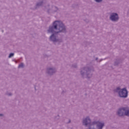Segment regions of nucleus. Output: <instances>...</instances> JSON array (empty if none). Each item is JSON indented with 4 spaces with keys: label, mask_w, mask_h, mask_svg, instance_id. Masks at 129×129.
<instances>
[{
    "label": "nucleus",
    "mask_w": 129,
    "mask_h": 129,
    "mask_svg": "<svg viewBox=\"0 0 129 129\" xmlns=\"http://www.w3.org/2000/svg\"><path fill=\"white\" fill-rule=\"evenodd\" d=\"M118 96L120 98H126L128 96V91L126 89V88H122Z\"/></svg>",
    "instance_id": "39448f33"
},
{
    "label": "nucleus",
    "mask_w": 129,
    "mask_h": 129,
    "mask_svg": "<svg viewBox=\"0 0 129 129\" xmlns=\"http://www.w3.org/2000/svg\"><path fill=\"white\" fill-rule=\"evenodd\" d=\"M43 4H44V1H41L40 2L37 3L36 5V9H37V8L41 7V6H43Z\"/></svg>",
    "instance_id": "9b49d317"
},
{
    "label": "nucleus",
    "mask_w": 129,
    "mask_h": 129,
    "mask_svg": "<svg viewBox=\"0 0 129 129\" xmlns=\"http://www.w3.org/2000/svg\"><path fill=\"white\" fill-rule=\"evenodd\" d=\"M121 91V89L119 87H117L116 89H114V92L116 93H118V95L119 94V92Z\"/></svg>",
    "instance_id": "9d476101"
},
{
    "label": "nucleus",
    "mask_w": 129,
    "mask_h": 129,
    "mask_svg": "<svg viewBox=\"0 0 129 129\" xmlns=\"http://www.w3.org/2000/svg\"><path fill=\"white\" fill-rule=\"evenodd\" d=\"M50 27H48V29L47 30V34L51 33V35L49 38V40L50 42H52L53 43H62L63 40L60 38H57V35H58V32L53 29L52 32L50 31Z\"/></svg>",
    "instance_id": "7ed1b4c3"
},
{
    "label": "nucleus",
    "mask_w": 129,
    "mask_h": 129,
    "mask_svg": "<svg viewBox=\"0 0 129 129\" xmlns=\"http://www.w3.org/2000/svg\"><path fill=\"white\" fill-rule=\"evenodd\" d=\"M0 116H4V114H0Z\"/></svg>",
    "instance_id": "aec40b11"
},
{
    "label": "nucleus",
    "mask_w": 129,
    "mask_h": 129,
    "mask_svg": "<svg viewBox=\"0 0 129 129\" xmlns=\"http://www.w3.org/2000/svg\"><path fill=\"white\" fill-rule=\"evenodd\" d=\"M64 92H65V91H62V93H64Z\"/></svg>",
    "instance_id": "b1692460"
},
{
    "label": "nucleus",
    "mask_w": 129,
    "mask_h": 129,
    "mask_svg": "<svg viewBox=\"0 0 129 129\" xmlns=\"http://www.w3.org/2000/svg\"><path fill=\"white\" fill-rule=\"evenodd\" d=\"M71 122V120L69 119V122H68V123H70Z\"/></svg>",
    "instance_id": "a211bd4d"
},
{
    "label": "nucleus",
    "mask_w": 129,
    "mask_h": 129,
    "mask_svg": "<svg viewBox=\"0 0 129 129\" xmlns=\"http://www.w3.org/2000/svg\"><path fill=\"white\" fill-rule=\"evenodd\" d=\"M15 55V53H10L9 55V58H12V57H14V55Z\"/></svg>",
    "instance_id": "ddd939ff"
},
{
    "label": "nucleus",
    "mask_w": 129,
    "mask_h": 129,
    "mask_svg": "<svg viewBox=\"0 0 129 129\" xmlns=\"http://www.w3.org/2000/svg\"><path fill=\"white\" fill-rule=\"evenodd\" d=\"M117 114L118 116H123V115L129 116V107L126 106L119 108L117 111Z\"/></svg>",
    "instance_id": "20e7f679"
},
{
    "label": "nucleus",
    "mask_w": 129,
    "mask_h": 129,
    "mask_svg": "<svg viewBox=\"0 0 129 129\" xmlns=\"http://www.w3.org/2000/svg\"><path fill=\"white\" fill-rule=\"evenodd\" d=\"M49 12H50V9L47 10V12L49 13Z\"/></svg>",
    "instance_id": "4be33fe9"
},
{
    "label": "nucleus",
    "mask_w": 129,
    "mask_h": 129,
    "mask_svg": "<svg viewBox=\"0 0 129 129\" xmlns=\"http://www.w3.org/2000/svg\"><path fill=\"white\" fill-rule=\"evenodd\" d=\"M49 27H50V32H53V30L56 31L58 34L59 33H66L67 32L66 26L61 21L56 20L53 22L52 25H50Z\"/></svg>",
    "instance_id": "f257e3e1"
},
{
    "label": "nucleus",
    "mask_w": 129,
    "mask_h": 129,
    "mask_svg": "<svg viewBox=\"0 0 129 129\" xmlns=\"http://www.w3.org/2000/svg\"><path fill=\"white\" fill-rule=\"evenodd\" d=\"M102 60H103V59H100L99 62H101V61H102Z\"/></svg>",
    "instance_id": "5701e85b"
},
{
    "label": "nucleus",
    "mask_w": 129,
    "mask_h": 129,
    "mask_svg": "<svg viewBox=\"0 0 129 129\" xmlns=\"http://www.w3.org/2000/svg\"><path fill=\"white\" fill-rule=\"evenodd\" d=\"M127 13H129V9H128V11H127Z\"/></svg>",
    "instance_id": "393cba45"
},
{
    "label": "nucleus",
    "mask_w": 129,
    "mask_h": 129,
    "mask_svg": "<svg viewBox=\"0 0 129 129\" xmlns=\"http://www.w3.org/2000/svg\"><path fill=\"white\" fill-rule=\"evenodd\" d=\"M72 67L73 68H76L77 67V64L76 63H74L73 64H72Z\"/></svg>",
    "instance_id": "2eb2a0df"
},
{
    "label": "nucleus",
    "mask_w": 129,
    "mask_h": 129,
    "mask_svg": "<svg viewBox=\"0 0 129 129\" xmlns=\"http://www.w3.org/2000/svg\"><path fill=\"white\" fill-rule=\"evenodd\" d=\"M127 129H129V128H128Z\"/></svg>",
    "instance_id": "cd10ccee"
},
{
    "label": "nucleus",
    "mask_w": 129,
    "mask_h": 129,
    "mask_svg": "<svg viewBox=\"0 0 129 129\" xmlns=\"http://www.w3.org/2000/svg\"><path fill=\"white\" fill-rule=\"evenodd\" d=\"M95 2H96V3H101V2H102L103 0H94Z\"/></svg>",
    "instance_id": "dca6fc26"
},
{
    "label": "nucleus",
    "mask_w": 129,
    "mask_h": 129,
    "mask_svg": "<svg viewBox=\"0 0 129 129\" xmlns=\"http://www.w3.org/2000/svg\"><path fill=\"white\" fill-rule=\"evenodd\" d=\"M35 90H36V87L35 88Z\"/></svg>",
    "instance_id": "bb28decb"
},
{
    "label": "nucleus",
    "mask_w": 129,
    "mask_h": 129,
    "mask_svg": "<svg viewBox=\"0 0 129 129\" xmlns=\"http://www.w3.org/2000/svg\"><path fill=\"white\" fill-rule=\"evenodd\" d=\"M95 60H96V61H97V60H98V57H96Z\"/></svg>",
    "instance_id": "412c9836"
},
{
    "label": "nucleus",
    "mask_w": 129,
    "mask_h": 129,
    "mask_svg": "<svg viewBox=\"0 0 129 129\" xmlns=\"http://www.w3.org/2000/svg\"><path fill=\"white\" fill-rule=\"evenodd\" d=\"M85 21H86V23H88L89 22V21H88V20H86Z\"/></svg>",
    "instance_id": "6ab92c4d"
},
{
    "label": "nucleus",
    "mask_w": 129,
    "mask_h": 129,
    "mask_svg": "<svg viewBox=\"0 0 129 129\" xmlns=\"http://www.w3.org/2000/svg\"><path fill=\"white\" fill-rule=\"evenodd\" d=\"M57 116H60L59 115H57Z\"/></svg>",
    "instance_id": "a878e982"
},
{
    "label": "nucleus",
    "mask_w": 129,
    "mask_h": 129,
    "mask_svg": "<svg viewBox=\"0 0 129 129\" xmlns=\"http://www.w3.org/2000/svg\"><path fill=\"white\" fill-rule=\"evenodd\" d=\"M93 71H94V70H93V68H92V67H85L81 69L80 71L82 78L83 79L85 78V76L86 75V78L90 79V78L92 77V75H93V74L92 73Z\"/></svg>",
    "instance_id": "f03ea898"
},
{
    "label": "nucleus",
    "mask_w": 129,
    "mask_h": 129,
    "mask_svg": "<svg viewBox=\"0 0 129 129\" xmlns=\"http://www.w3.org/2000/svg\"><path fill=\"white\" fill-rule=\"evenodd\" d=\"M7 95H8V96H12V95H13V94L12 93H9L8 94H7Z\"/></svg>",
    "instance_id": "f3484780"
},
{
    "label": "nucleus",
    "mask_w": 129,
    "mask_h": 129,
    "mask_svg": "<svg viewBox=\"0 0 129 129\" xmlns=\"http://www.w3.org/2000/svg\"><path fill=\"white\" fill-rule=\"evenodd\" d=\"M18 68H24V63H20L18 66Z\"/></svg>",
    "instance_id": "4468645a"
},
{
    "label": "nucleus",
    "mask_w": 129,
    "mask_h": 129,
    "mask_svg": "<svg viewBox=\"0 0 129 129\" xmlns=\"http://www.w3.org/2000/svg\"><path fill=\"white\" fill-rule=\"evenodd\" d=\"M55 10H53L52 11L53 13H57V11H58V10H59V9L58 8V7L54 6V7Z\"/></svg>",
    "instance_id": "f8f14e48"
},
{
    "label": "nucleus",
    "mask_w": 129,
    "mask_h": 129,
    "mask_svg": "<svg viewBox=\"0 0 129 129\" xmlns=\"http://www.w3.org/2000/svg\"><path fill=\"white\" fill-rule=\"evenodd\" d=\"M56 72H57V70L55 68H47L46 69V73L50 76L54 75Z\"/></svg>",
    "instance_id": "6e6552de"
},
{
    "label": "nucleus",
    "mask_w": 129,
    "mask_h": 129,
    "mask_svg": "<svg viewBox=\"0 0 129 129\" xmlns=\"http://www.w3.org/2000/svg\"><path fill=\"white\" fill-rule=\"evenodd\" d=\"M109 19L110 21H112V22H118L119 17L118 16V14L117 13H112L110 15Z\"/></svg>",
    "instance_id": "423d86ee"
},
{
    "label": "nucleus",
    "mask_w": 129,
    "mask_h": 129,
    "mask_svg": "<svg viewBox=\"0 0 129 129\" xmlns=\"http://www.w3.org/2000/svg\"><path fill=\"white\" fill-rule=\"evenodd\" d=\"M120 63H122V60L120 58H116L114 62V66H118Z\"/></svg>",
    "instance_id": "1a4fd4ad"
},
{
    "label": "nucleus",
    "mask_w": 129,
    "mask_h": 129,
    "mask_svg": "<svg viewBox=\"0 0 129 129\" xmlns=\"http://www.w3.org/2000/svg\"><path fill=\"white\" fill-rule=\"evenodd\" d=\"M83 125H85V126L89 125L88 129H89L90 126L92 125V122L91 123V119H90L89 116L86 117L83 120Z\"/></svg>",
    "instance_id": "0eeeda50"
}]
</instances>
